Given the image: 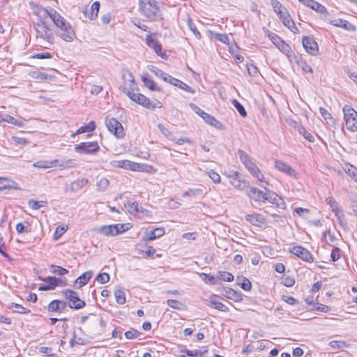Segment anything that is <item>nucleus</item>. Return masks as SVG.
I'll return each instance as SVG.
<instances>
[{"label": "nucleus", "instance_id": "nucleus-61", "mask_svg": "<svg viewBox=\"0 0 357 357\" xmlns=\"http://www.w3.org/2000/svg\"><path fill=\"white\" fill-rule=\"evenodd\" d=\"M225 296L229 299H234V298H237V296H238V293L231 289V288H225Z\"/></svg>", "mask_w": 357, "mask_h": 357}, {"label": "nucleus", "instance_id": "nucleus-3", "mask_svg": "<svg viewBox=\"0 0 357 357\" xmlns=\"http://www.w3.org/2000/svg\"><path fill=\"white\" fill-rule=\"evenodd\" d=\"M37 15L41 18L40 22L36 24V37L43 40L50 44L53 43L54 36L50 29L46 24L45 20L40 16V9Z\"/></svg>", "mask_w": 357, "mask_h": 357}, {"label": "nucleus", "instance_id": "nucleus-47", "mask_svg": "<svg viewBox=\"0 0 357 357\" xmlns=\"http://www.w3.org/2000/svg\"><path fill=\"white\" fill-rule=\"evenodd\" d=\"M50 271L52 273L59 275H63L65 274H67L68 273V271L61 266H55L52 265L50 267Z\"/></svg>", "mask_w": 357, "mask_h": 357}, {"label": "nucleus", "instance_id": "nucleus-52", "mask_svg": "<svg viewBox=\"0 0 357 357\" xmlns=\"http://www.w3.org/2000/svg\"><path fill=\"white\" fill-rule=\"evenodd\" d=\"M172 85L178 86L180 89L185 91H188L190 93H195V91L190 86H189L188 84H186L185 83L183 82L179 79H178L177 82H174Z\"/></svg>", "mask_w": 357, "mask_h": 357}, {"label": "nucleus", "instance_id": "nucleus-59", "mask_svg": "<svg viewBox=\"0 0 357 357\" xmlns=\"http://www.w3.org/2000/svg\"><path fill=\"white\" fill-rule=\"evenodd\" d=\"M277 47L281 52L285 53L286 54H288L291 52L290 46L284 40H282L281 43L277 45Z\"/></svg>", "mask_w": 357, "mask_h": 357}, {"label": "nucleus", "instance_id": "nucleus-33", "mask_svg": "<svg viewBox=\"0 0 357 357\" xmlns=\"http://www.w3.org/2000/svg\"><path fill=\"white\" fill-rule=\"evenodd\" d=\"M246 220L255 226H260L264 222V218L259 214H250L247 215Z\"/></svg>", "mask_w": 357, "mask_h": 357}, {"label": "nucleus", "instance_id": "nucleus-34", "mask_svg": "<svg viewBox=\"0 0 357 357\" xmlns=\"http://www.w3.org/2000/svg\"><path fill=\"white\" fill-rule=\"evenodd\" d=\"M237 283L245 291H250L252 288L250 281L245 277H238Z\"/></svg>", "mask_w": 357, "mask_h": 357}, {"label": "nucleus", "instance_id": "nucleus-21", "mask_svg": "<svg viewBox=\"0 0 357 357\" xmlns=\"http://www.w3.org/2000/svg\"><path fill=\"white\" fill-rule=\"evenodd\" d=\"M266 201H268L271 204H275L278 207L280 208H285V203L282 200V199L279 197L276 193L268 191V193H266Z\"/></svg>", "mask_w": 357, "mask_h": 357}, {"label": "nucleus", "instance_id": "nucleus-42", "mask_svg": "<svg viewBox=\"0 0 357 357\" xmlns=\"http://www.w3.org/2000/svg\"><path fill=\"white\" fill-rule=\"evenodd\" d=\"M46 202L44 201H36L34 199H30L28 202L29 206L33 210H38L42 207L46 206Z\"/></svg>", "mask_w": 357, "mask_h": 357}, {"label": "nucleus", "instance_id": "nucleus-53", "mask_svg": "<svg viewBox=\"0 0 357 357\" xmlns=\"http://www.w3.org/2000/svg\"><path fill=\"white\" fill-rule=\"evenodd\" d=\"M109 184V180L107 178H100L96 184L98 190L105 191Z\"/></svg>", "mask_w": 357, "mask_h": 357}, {"label": "nucleus", "instance_id": "nucleus-24", "mask_svg": "<svg viewBox=\"0 0 357 357\" xmlns=\"http://www.w3.org/2000/svg\"><path fill=\"white\" fill-rule=\"evenodd\" d=\"M207 305L221 312H227L229 311V309L225 305L216 300L215 295H212L209 297L208 303Z\"/></svg>", "mask_w": 357, "mask_h": 357}, {"label": "nucleus", "instance_id": "nucleus-1", "mask_svg": "<svg viewBox=\"0 0 357 357\" xmlns=\"http://www.w3.org/2000/svg\"><path fill=\"white\" fill-rule=\"evenodd\" d=\"M40 16L44 20L50 18L54 25L59 29V36L66 42H72L75 38V33L70 24L56 10L50 8H40Z\"/></svg>", "mask_w": 357, "mask_h": 357}, {"label": "nucleus", "instance_id": "nucleus-63", "mask_svg": "<svg viewBox=\"0 0 357 357\" xmlns=\"http://www.w3.org/2000/svg\"><path fill=\"white\" fill-rule=\"evenodd\" d=\"M188 25L190 29L193 33V34L195 35V36L197 38H201V34L199 32V31L197 30L195 24L192 22L191 20H188Z\"/></svg>", "mask_w": 357, "mask_h": 357}, {"label": "nucleus", "instance_id": "nucleus-46", "mask_svg": "<svg viewBox=\"0 0 357 357\" xmlns=\"http://www.w3.org/2000/svg\"><path fill=\"white\" fill-rule=\"evenodd\" d=\"M326 203L330 206L332 208L333 213L338 212L341 209L339 208L338 203L335 201V199L332 197H328L326 199Z\"/></svg>", "mask_w": 357, "mask_h": 357}, {"label": "nucleus", "instance_id": "nucleus-40", "mask_svg": "<svg viewBox=\"0 0 357 357\" xmlns=\"http://www.w3.org/2000/svg\"><path fill=\"white\" fill-rule=\"evenodd\" d=\"M282 20L283 24L286 26H287L289 29H291V31L295 33L296 31H294V29L298 31V28L295 26L294 22L293 21V20L291 19V17L289 15L283 17V19Z\"/></svg>", "mask_w": 357, "mask_h": 357}, {"label": "nucleus", "instance_id": "nucleus-38", "mask_svg": "<svg viewBox=\"0 0 357 357\" xmlns=\"http://www.w3.org/2000/svg\"><path fill=\"white\" fill-rule=\"evenodd\" d=\"M114 296L117 303L123 305L126 303V295L123 290L121 289L114 291Z\"/></svg>", "mask_w": 357, "mask_h": 357}, {"label": "nucleus", "instance_id": "nucleus-19", "mask_svg": "<svg viewBox=\"0 0 357 357\" xmlns=\"http://www.w3.org/2000/svg\"><path fill=\"white\" fill-rule=\"evenodd\" d=\"M238 155L242 163L245 165L246 169L250 172L253 170L254 168L257 167L255 162H252L251 158L243 150L238 151Z\"/></svg>", "mask_w": 357, "mask_h": 357}, {"label": "nucleus", "instance_id": "nucleus-45", "mask_svg": "<svg viewBox=\"0 0 357 357\" xmlns=\"http://www.w3.org/2000/svg\"><path fill=\"white\" fill-rule=\"evenodd\" d=\"M1 120L17 126L19 127H22L23 126V122L22 121H18L8 114H5Z\"/></svg>", "mask_w": 357, "mask_h": 357}, {"label": "nucleus", "instance_id": "nucleus-27", "mask_svg": "<svg viewBox=\"0 0 357 357\" xmlns=\"http://www.w3.org/2000/svg\"><path fill=\"white\" fill-rule=\"evenodd\" d=\"M89 180L86 178H78L70 184V190L72 192H77L84 186L86 185Z\"/></svg>", "mask_w": 357, "mask_h": 357}, {"label": "nucleus", "instance_id": "nucleus-51", "mask_svg": "<svg viewBox=\"0 0 357 357\" xmlns=\"http://www.w3.org/2000/svg\"><path fill=\"white\" fill-rule=\"evenodd\" d=\"M329 345L332 349H340L346 347L347 344L344 341L333 340L329 342Z\"/></svg>", "mask_w": 357, "mask_h": 357}, {"label": "nucleus", "instance_id": "nucleus-30", "mask_svg": "<svg viewBox=\"0 0 357 357\" xmlns=\"http://www.w3.org/2000/svg\"><path fill=\"white\" fill-rule=\"evenodd\" d=\"M93 275V272L91 271L85 272L77 278L76 282H77L79 284V287H82L86 285L89 282Z\"/></svg>", "mask_w": 357, "mask_h": 357}, {"label": "nucleus", "instance_id": "nucleus-41", "mask_svg": "<svg viewBox=\"0 0 357 357\" xmlns=\"http://www.w3.org/2000/svg\"><path fill=\"white\" fill-rule=\"evenodd\" d=\"M345 172L357 183V168L351 165H346Z\"/></svg>", "mask_w": 357, "mask_h": 357}, {"label": "nucleus", "instance_id": "nucleus-31", "mask_svg": "<svg viewBox=\"0 0 357 357\" xmlns=\"http://www.w3.org/2000/svg\"><path fill=\"white\" fill-rule=\"evenodd\" d=\"M96 129V123L91 121L88 124L81 126L75 133L72 135V137H75L77 135L93 131Z\"/></svg>", "mask_w": 357, "mask_h": 357}, {"label": "nucleus", "instance_id": "nucleus-20", "mask_svg": "<svg viewBox=\"0 0 357 357\" xmlns=\"http://www.w3.org/2000/svg\"><path fill=\"white\" fill-rule=\"evenodd\" d=\"M275 167L280 172L288 176H295V170L289 165L285 163L284 162L280 160L277 159L275 160Z\"/></svg>", "mask_w": 357, "mask_h": 357}, {"label": "nucleus", "instance_id": "nucleus-18", "mask_svg": "<svg viewBox=\"0 0 357 357\" xmlns=\"http://www.w3.org/2000/svg\"><path fill=\"white\" fill-rule=\"evenodd\" d=\"M68 303L60 300H54L50 303L47 307L49 312H63L66 310Z\"/></svg>", "mask_w": 357, "mask_h": 357}, {"label": "nucleus", "instance_id": "nucleus-32", "mask_svg": "<svg viewBox=\"0 0 357 357\" xmlns=\"http://www.w3.org/2000/svg\"><path fill=\"white\" fill-rule=\"evenodd\" d=\"M7 308L9 310H12L13 312L15 313H20V314H28L31 311L22 305L15 303H10L7 305Z\"/></svg>", "mask_w": 357, "mask_h": 357}, {"label": "nucleus", "instance_id": "nucleus-29", "mask_svg": "<svg viewBox=\"0 0 357 357\" xmlns=\"http://www.w3.org/2000/svg\"><path fill=\"white\" fill-rule=\"evenodd\" d=\"M58 160H54L52 161L48 160H40L33 163V166L40 169H48L53 167H56Z\"/></svg>", "mask_w": 357, "mask_h": 357}, {"label": "nucleus", "instance_id": "nucleus-56", "mask_svg": "<svg viewBox=\"0 0 357 357\" xmlns=\"http://www.w3.org/2000/svg\"><path fill=\"white\" fill-rule=\"evenodd\" d=\"M250 173L259 181L262 182L264 177V175L261 173L260 169L258 167H256L253 169V170L250 171Z\"/></svg>", "mask_w": 357, "mask_h": 357}, {"label": "nucleus", "instance_id": "nucleus-36", "mask_svg": "<svg viewBox=\"0 0 357 357\" xmlns=\"http://www.w3.org/2000/svg\"><path fill=\"white\" fill-rule=\"evenodd\" d=\"M125 206L128 213L132 215H135L139 211V204L137 202H128L127 204H125Z\"/></svg>", "mask_w": 357, "mask_h": 357}, {"label": "nucleus", "instance_id": "nucleus-22", "mask_svg": "<svg viewBox=\"0 0 357 357\" xmlns=\"http://www.w3.org/2000/svg\"><path fill=\"white\" fill-rule=\"evenodd\" d=\"M165 234V229L162 227H158L149 232H146L142 238V241L144 242L151 241L159 237H161Z\"/></svg>", "mask_w": 357, "mask_h": 357}, {"label": "nucleus", "instance_id": "nucleus-28", "mask_svg": "<svg viewBox=\"0 0 357 357\" xmlns=\"http://www.w3.org/2000/svg\"><path fill=\"white\" fill-rule=\"evenodd\" d=\"M207 352V350H189L187 349H184L181 350L182 356L183 357H203L204 354Z\"/></svg>", "mask_w": 357, "mask_h": 357}, {"label": "nucleus", "instance_id": "nucleus-7", "mask_svg": "<svg viewBox=\"0 0 357 357\" xmlns=\"http://www.w3.org/2000/svg\"><path fill=\"white\" fill-rule=\"evenodd\" d=\"M128 229L126 224L109 225L102 226L99 229V232L107 236H114L128 230Z\"/></svg>", "mask_w": 357, "mask_h": 357}, {"label": "nucleus", "instance_id": "nucleus-13", "mask_svg": "<svg viewBox=\"0 0 357 357\" xmlns=\"http://www.w3.org/2000/svg\"><path fill=\"white\" fill-rule=\"evenodd\" d=\"M154 33H150L146 36V43L151 49L154 50L155 54L160 56L162 59H166V53L162 51V46L153 36Z\"/></svg>", "mask_w": 357, "mask_h": 357}, {"label": "nucleus", "instance_id": "nucleus-62", "mask_svg": "<svg viewBox=\"0 0 357 357\" xmlns=\"http://www.w3.org/2000/svg\"><path fill=\"white\" fill-rule=\"evenodd\" d=\"M341 257V250L338 248H334L331 254V257L333 261H337Z\"/></svg>", "mask_w": 357, "mask_h": 357}, {"label": "nucleus", "instance_id": "nucleus-37", "mask_svg": "<svg viewBox=\"0 0 357 357\" xmlns=\"http://www.w3.org/2000/svg\"><path fill=\"white\" fill-rule=\"evenodd\" d=\"M202 119L209 125L213 126L215 128L218 127V126L220 124V122L216 120L213 116L210 115L208 113L202 112Z\"/></svg>", "mask_w": 357, "mask_h": 357}, {"label": "nucleus", "instance_id": "nucleus-10", "mask_svg": "<svg viewBox=\"0 0 357 357\" xmlns=\"http://www.w3.org/2000/svg\"><path fill=\"white\" fill-rule=\"evenodd\" d=\"M111 165L113 167L130 169L132 171H144L145 170L144 169H142V165L137 163V162L130 161L128 160H112L111 162Z\"/></svg>", "mask_w": 357, "mask_h": 357}, {"label": "nucleus", "instance_id": "nucleus-58", "mask_svg": "<svg viewBox=\"0 0 357 357\" xmlns=\"http://www.w3.org/2000/svg\"><path fill=\"white\" fill-rule=\"evenodd\" d=\"M96 280L100 284H105L109 280V275L107 273H101L96 277Z\"/></svg>", "mask_w": 357, "mask_h": 357}, {"label": "nucleus", "instance_id": "nucleus-48", "mask_svg": "<svg viewBox=\"0 0 357 357\" xmlns=\"http://www.w3.org/2000/svg\"><path fill=\"white\" fill-rule=\"evenodd\" d=\"M202 190L199 188L189 189L183 193V197H195L202 195Z\"/></svg>", "mask_w": 357, "mask_h": 357}, {"label": "nucleus", "instance_id": "nucleus-4", "mask_svg": "<svg viewBox=\"0 0 357 357\" xmlns=\"http://www.w3.org/2000/svg\"><path fill=\"white\" fill-rule=\"evenodd\" d=\"M344 118L347 128L351 132L357 130V112L351 106L346 105L343 107Z\"/></svg>", "mask_w": 357, "mask_h": 357}, {"label": "nucleus", "instance_id": "nucleus-2", "mask_svg": "<svg viewBox=\"0 0 357 357\" xmlns=\"http://www.w3.org/2000/svg\"><path fill=\"white\" fill-rule=\"evenodd\" d=\"M139 10L140 13L150 21L163 20L160 7L155 0H139Z\"/></svg>", "mask_w": 357, "mask_h": 357}, {"label": "nucleus", "instance_id": "nucleus-60", "mask_svg": "<svg viewBox=\"0 0 357 357\" xmlns=\"http://www.w3.org/2000/svg\"><path fill=\"white\" fill-rule=\"evenodd\" d=\"M207 174L208 176L211 178V179L215 183H220L221 178L220 176L215 172V171L211 169L208 172H207Z\"/></svg>", "mask_w": 357, "mask_h": 357}, {"label": "nucleus", "instance_id": "nucleus-44", "mask_svg": "<svg viewBox=\"0 0 357 357\" xmlns=\"http://www.w3.org/2000/svg\"><path fill=\"white\" fill-rule=\"evenodd\" d=\"M158 128L161 133L170 140L175 141V137L172 135L171 132L163 124L159 123Z\"/></svg>", "mask_w": 357, "mask_h": 357}, {"label": "nucleus", "instance_id": "nucleus-23", "mask_svg": "<svg viewBox=\"0 0 357 357\" xmlns=\"http://www.w3.org/2000/svg\"><path fill=\"white\" fill-rule=\"evenodd\" d=\"M331 24L335 26L341 27L349 31H355L356 27L354 24L342 19H335L331 21Z\"/></svg>", "mask_w": 357, "mask_h": 357}, {"label": "nucleus", "instance_id": "nucleus-54", "mask_svg": "<svg viewBox=\"0 0 357 357\" xmlns=\"http://www.w3.org/2000/svg\"><path fill=\"white\" fill-rule=\"evenodd\" d=\"M232 105L242 116L245 117L247 116V112L244 107L237 100L234 99L232 100Z\"/></svg>", "mask_w": 357, "mask_h": 357}, {"label": "nucleus", "instance_id": "nucleus-50", "mask_svg": "<svg viewBox=\"0 0 357 357\" xmlns=\"http://www.w3.org/2000/svg\"><path fill=\"white\" fill-rule=\"evenodd\" d=\"M298 132L308 142H313L314 141V136L312 135V134L310 133V132L307 131L305 128L300 127L298 128Z\"/></svg>", "mask_w": 357, "mask_h": 357}, {"label": "nucleus", "instance_id": "nucleus-6", "mask_svg": "<svg viewBox=\"0 0 357 357\" xmlns=\"http://www.w3.org/2000/svg\"><path fill=\"white\" fill-rule=\"evenodd\" d=\"M62 294L63 296L70 301L68 303V307L75 310H79L86 305V303L79 298L76 291L66 289L62 291Z\"/></svg>", "mask_w": 357, "mask_h": 357}, {"label": "nucleus", "instance_id": "nucleus-43", "mask_svg": "<svg viewBox=\"0 0 357 357\" xmlns=\"http://www.w3.org/2000/svg\"><path fill=\"white\" fill-rule=\"evenodd\" d=\"M231 184L236 189L243 190L245 188L248 189L247 183L244 181H241L240 179L236 178H233L232 180H231Z\"/></svg>", "mask_w": 357, "mask_h": 357}, {"label": "nucleus", "instance_id": "nucleus-16", "mask_svg": "<svg viewBox=\"0 0 357 357\" xmlns=\"http://www.w3.org/2000/svg\"><path fill=\"white\" fill-rule=\"evenodd\" d=\"M41 280L46 284L39 287L38 289L40 291L54 290L59 285V282H62L61 278L51 276L42 278Z\"/></svg>", "mask_w": 357, "mask_h": 357}, {"label": "nucleus", "instance_id": "nucleus-35", "mask_svg": "<svg viewBox=\"0 0 357 357\" xmlns=\"http://www.w3.org/2000/svg\"><path fill=\"white\" fill-rule=\"evenodd\" d=\"M77 165L75 163V160L73 159H68L66 160H63L61 162L57 163L56 167H59L62 169L75 168Z\"/></svg>", "mask_w": 357, "mask_h": 357}, {"label": "nucleus", "instance_id": "nucleus-64", "mask_svg": "<svg viewBox=\"0 0 357 357\" xmlns=\"http://www.w3.org/2000/svg\"><path fill=\"white\" fill-rule=\"evenodd\" d=\"M220 278L223 281L231 282L234 280V278L231 273L225 271L220 273Z\"/></svg>", "mask_w": 357, "mask_h": 357}, {"label": "nucleus", "instance_id": "nucleus-8", "mask_svg": "<svg viewBox=\"0 0 357 357\" xmlns=\"http://www.w3.org/2000/svg\"><path fill=\"white\" fill-rule=\"evenodd\" d=\"M105 126L108 130L113 133L117 138H122L125 135L122 124L113 117L105 118Z\"/></svg>", "mask_w": 357, "mask_h": 357}, {"label": "nucleus", "instance_id": "nucleus-5", "mask_svg": "<svg viewBox=\"0 0 357 357\" xmlns=\"http://www.w3.org/2000/svg\"><path fill=\"white\" fill-rule=\"evenodd\" d=\"M128 96L134 102L142 105L146 108L153 109L155 108H160L162 107V103L157 100L155 102H153L150 100L149 98L144 96L141 93H135L132 91H129L128 93Z\"/></svg>", "mask_w": 357, "mask_h": 357}, {"label": "nucleus", "instance_id": "nucleus-17", "mask_svg": "<svg viewBox=\"0 0 357 357\" xmlns=\"http://www.w3.org/2000/svg\"><path fill=\"white\" fill-rule=\"evenodd\" d=\"M149 70L154 73L158 78L173 84L174 82H177L178 79L172 77L167 73L163 72L155 66H151L149 68Z\"/></svg>", "mask_w": 357, "mask_h": 357}, {"label": "nucleus", "instance_id": "nucleus-11", "mask_svg": "<svg viewBox=\"0 0 357 357\" xmlns=\"http://www.w3.org/2000/svg\"><path fill=\"white\" fill-rule=\"evenodd\" d=\"M289 252L301 258L305 261L312 262L313 257L309 250L300 245H295L289 248Z\"/></svg>", "mask_w": 357, "mask_h": 357}, {"label": "nucleus", "instance_id": "nucleus-49", "mask_svg": "<svg viewBox=\"0 0 357 357\" xmlns=\"http://www.w3.org/2000/svg\"><path fill=\"white\" fill-rule=\"evenodd\" d=\"M167 304L170 307L175 309V310H180L183 308V304L179 301H176V300H174V299H169L167 301Z\"/></svg>", "mask_w": 357, "mask_h": 357}, {"label": "nucleus", "instance_id": "nucleus-12", "mask_svg": "<svg viewBox=\"0 0 357 357\" xmlns=\"http://www.w3.org/2000/svg\"><path fill=\"white\" fill-rule=\"evenodd\" d=\"M122 77L124 80L123 91L126 93H129V91L134 92L136 84L132 74L128 70H123L122 73Z\"/></svg>", "mask_w": 357, "mask_h": 357}, {"label": "nucleus", "instance_id": "nucleus-55", "mask_svg": "<svg viewBox=\"0 0 357 357\" xmlns=\"http://www.w3.org/2000/svg\"><path fill=\"white\" fill-rule=\"evenodd\" d=\"M271 3L276 13H281V10H284L285 7L279 1L271 0Z\"/></svg>", "mask_w": 357, "mask_h": 357}, {"label": "nucleus", "instance_id": "nucleus-9", "mask_svg": "<svg viewBox=\"0 0 357 357\" xmlns=\"http://www.w3.org/2000/svg\"><path fill=\"white\" fill-rule=\"evenodd\" d=\"M100 149L97 142H81L75 146V151L79 154H94Z\"/></svg>", "mask_w": 357, "mask_h": 357}, {"label": "nucleus", "instance_id": "nucleus-39", "mask_svg": "<svg viewBox=\"0 0 357 357\" xmlns=\"http://www.w3.org/2000/svg\"><path fill=\"white\" fill-rule=\"evenodd\" d=\"M100 9V3L99 1H95L92 3L90 10L89 18L93 20L96 19L98 16V12Z\"/></svg>", "mask_w": 357, "mask_h": 357}, {"label": "nucleus", "instance_id": "nucleus-25", "mask_svg": "<svg viewBox=\"0 0 357 357\" xmlns=\"http://www.w3.org/2000/svg\"><path fill=\"white\" fill-rule=\"evenodd\" d=\"M142 81L143 82L144 86L149 89L151 91H160V88L157 86L154 82V81L151 79L150 76L148 73H145L142 75Z\"/></svg>", "mask_w": 357, "mask_h": 357}, {"label": "nucleus", "instance_id": "nucleus-26", "mask_svg": "<svg viewBox=\"0 0 357 357\" xmlns=\"http://www.w3.org/2000/svg\"><path fill=\"white\" fill-rule=\"evenodd\" d=\"M6 189L19 190L20 188L16 182L9 180L7 178H0V190Z\"/></svg>", "mask_w": 357, "mask_h": 357}, {"label": "nucleus", "instance_id": "nucleus-15", "mask_svg": "<svg viewBox=\"0 0 357 357\" xmlns=\"http://www.w3.org/2000/svg\"><path fill=\"white\" fill-rule=\"evenodd\" d=\"M265 192L255 188V187H248L247 189V195L248 196L253 199L255 202L259 203H264L266 199Z\"/></svg>", "mask_w": 357, "mask_h": 357}, {"label": "nucleus", "instance_id": "nucleus-14", "mask_svg": "<svg viewBox=\"0 0 357 357\" xmlns=\"http://www.w3.org/2000/svg\"><path fill=\"white\" fill-rule=\"evenodd\" d=\"M303 46L305 51L311 55H317L319 52L318 44L311 36L303 37Z\"/></svg>", "mask_w": 357, "mask_h": 357}, {"label": "nucleus", "instance_id": "nucleus-57", "mask_svg": "<svg viewBox=\"0 0 357 357\" xmlns=\"http://www.w3.org/2000/svg\"><path fill=\"white\" fill-rule=\"evenodd\" d=\"M140 335V332L133 328L125 333L126 337L129 340L135 339L138 337Z\"/></svg>", "mask_w": 357, "mask_h": 357}]
</instances>
